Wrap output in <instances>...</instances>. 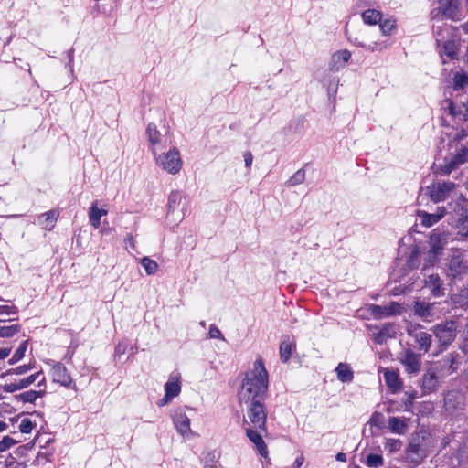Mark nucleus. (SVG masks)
I'll use <instances>...</instances> for the list:
<instances>
[{"instance_id": "nucleus-1", "label": "nucleus", "mask_w": 468, "mask_h": 468, "mask_svg": "<svg viewBox=\"0 0 468 468\" xmlns=\"http://www.w3.org/2000/svg\"><path fill=\"white\" fill-rule=\"evenodd\" d=\"M269 374L263 359L259 357L252 369L245 372L238 392L239 402L266 400L268 396Z\"/></svg>"}, {"instance_id": "nucleus-2", "label": "nucleus", "mask_w": 468, "mask_h": 468, "mask_svg": "<svg viewBox=\"0 0 468 468\" xmlns=\"http://www.w3.org/2000/svg\"><path fill=\"white\" fill-rule=\"evenodd\" d=\"M166 207V220L170 224L177 225L183 220L189 202L182 192L174 190L168 196Z\"/></svg>"}, {"instance_id": "nucleus-3", "label": "nucleus", "mask_w": 468, "mask_h": 468, "mask_svg": "<svg viewBox=\"0 0 468 468\" xmlns=\"http://www.w3.org/2000/svg\"><path fill=\"white\" fill-rule=\"evenodd\" d=\"M431 331L439 342L440 351L442 352L454 341L458 331V324L455 320L446 319L432 326Z\"/></svg>"}, {"instance_id": "nucleus-4", "label": "nucleus", "mask_w": 468, "mask_h": 468, "mask_svg": "<svg viewBox=\"0 0 468 468\" xmlns=\"http://www.w3.org/2000/svg\"><path fill=\"white\" fill-rule=\"evenodd\" d=\"M153 155L156 165L168 174L176 175L182 169L183 161L180 152L176 146L160 154H157L156 149H154Z\"/></svg>"}, {"instance_id": "nucleus-5", "label": "nucleus", "mask_w": 468, "mask_h": 468, "mask_svg": "<svg viewBox=\"0 0 468 468\" xmlns=\"http://www.w3.org/2000/svg\"><path fill=\"white\" fill-rule=\"evenodd\" d=\"M426 433L420 432L411 435L405 450L406 459L414 464L421 463L428 456V448L425 443Z\"/></svg>"}, {"instance_id": "nucleus-6", "label": "nucleus", "mask_w": 468, "mask_h": 468, "mask_svg": "<svg viewBox=\"0 0 468 468\" xmlns=\"http://www.w3.org/2000/svg\"><path fill=\"white\" fill-rule=\"evenodd\" d=\"M242 403L247 406V418L249 420L248 424H250L254 429L267 432V410L265 400ZM245 423H247L246 420Z\"/></svg>"}, {"instance_id": "nucleus-7", "label": "nucleus", "mask_w": 468, "mask_h": 468, "mask_svg": "<svg viewBox=\"0 0 468 468\" xmlns=\"http://www.w3.org/2000/svg\"><path fill=\"white\" fill-rule=\"evenodd\" d=\"M468 265L460 250L452 251L446 265L445 273L452 280L461 279L466 273Z\"/></svg>"}, {"instance_id": "nucleus-8", "label": "nucleus", "mask_w": 468, "mask_h": 468, "mask_svg": "<svg viewBox=\"0 0 468 468\" xmlns=\"http://www.w3.org/2000/svg\"><path fill=\"white\" fill-rule=\"evenodd\" d=\"M409 247H406L405 238L400 239L399 241V250L400 252H404L405 254L409 253V257L406 261V264L409 269L414 270L417 269L420 265V250L418 245L415 244V240L413 239V236H407Z\"/></svg>"}, {"instance_id": "nucleus-9", "label": "nucleus", "mask_w": 468, "mask_h": 468, "mask_svg": "<svg viewBox=\"0 0 468 468\" xmlns=\"http://www.w3.org/2000/svg\"><path fill=\"white\" fill-rule=\"evenodd\" d=\"M438 303H428L425 301L417 300L411 306L412 314L420 318L424 322L432 321L436 315Z\"/></svg>"}, {"instance_id": "nucleus-10", "label": "nucleus", "mask_w": 468, "mask_h": 468, "mask_svg": "<svg viewBox=\"0 0 468 468\" xmlns=\"http://www.w3.org/2000/svg\"><path fill=\"white\" fill-rule=\"evenodd\" d=\"M468 162V147L463 146L452 157H446L444 164L439 167L441 175H450L453 170L458 168L461 165Z\"/></svg>"}, {"instance_id": "nucleus-11", "label": "nucleus", "mask_w": 468, "mask_h": 468, "mask_svg": "<svg viewBox=\"0 0 468 468\" xmlns=\"http://www.w3.org/2000/svg\"><path fill=\"white\" fill-rule=\"evenodd\" d=\"M457 185L453 182H438L427 187L430 199L434 203L444 201L450 192L456 188Z\"/></svg>"}, {"instance_id": "nucleus-12", "label": "nucleus", "mask_w": 468, "mask_h": 468, "mask_svg": "<svg viewBox=\"0 0 468 468\" xmlns=\"http://www.w3.org/2000/svg\"><path fill=\"white\" fill-rule=\"evenodd\" d=\"M400 362L409 374H418L421 369V355L407 348L400 353Z\"/></svg>"}, {"instance_id": "nucleus-13", "label": "nucleus", "mask_w": 468, "mask_h": 468, "mask_svg": "<svg viewBox=\"0 0 468 468\" xmlns=\"http://www.w3.org/2000/svg\"><path fill=\"white\" fill-rule=\"evenodd\" d=\"M421 325L411 326L407 329L408 335L414 338L417 344V349L424 354L428 353L431 343L432 335L429 333L419 330Z\"/></svg>"}, {"instance_id": "nucleus-14", "label": "nucleus", "mask_w": 468, "mask_h": 468, "mask_svg": "<svg viewBox=\"0 0 468 468\" xmlns=\"http://www.w3.org/2000/svg\"><path fill=\"white\" fill-rule=\"evenodd\" d=\"M444 236H429V251L427 261L429 265H434L439 261V257L441 255L446 239Z\"/></svg>"}, {"instance_id": "nucleus-15", "label": "nucleus", "mask_w": 468, "mask_h": 468, "mask_svg": "<svg viewBox=\"0 0 468 468\" xmlns=\"http://www.w3.org/2000/svg\"><path fill=\"white\" fill-rule=\"evenodd\" d=\"M437 15H441L443 17L453 21L459 20L458 0H439Z\"/></svg>"}, {"instance_id": "nucleus-16", "label": "nucleus", "mask_w": 468, "mask_h": 468, "mask_svg": "<svg viewBox=\"0 0 468 468\" xmlns=\"http://www.w3.org/2000/svg\"><path fill=\"white\" fill-rule=\"evenodd\" d=\"M245 430L247 437L255 445L259 454L266 458L268 456V449L262 436L263 433L266 434L267 432L261 431L253 427H248Z\"/></svg>"}, {"instance_id": "nucleus-17", "label": "nucleus", "mask_w": 468, "mask_h": 468, "mask_svg": "<svg viewBox=\"0 0 468 468\" xmlns=\"http://www.w3.org/2000/svg\"><path fill=\"white\" fill-rule=\"evenodd\" d=\"M445 102L447 103L449 113L452 117L460 121H468V96L464 101H461L459 104L452 100H446Z\"/></svg>"}, {"instance_id": "nucleus-18", "label": "nucleus", "mask_w": 468, "mask_h": 468, "mask_svg": "<svg viewBox=\"0 0 468 468\" xmlns=\"http://www.w3.org/2000/svg\"><path fill=\"white\" fill-rule=\"evenodd\" d=\"M51 375L53 381L60 384L63 387L69 388L73 382L67 367L60 362L54 363L51 369Z\"/></svg>"}, {"instance_id": "nucleus-19", "label": "nucleus", "mask_w": 468, "mask_h": 468, "mask_svg": "<svg viewBox=\"0 0 468 468\" xmlns=\"http://www.w3.org/2000/svg\"><path fill=\"white\" fill-rule=\"evenodd\" d=\"M294 352H296V342L289 335H282L279 347L280 360L282 363H288Z\"/></svg>"}, {"instance_id": "nucleus-20", "label": "nucleus", "mask_w": 468, "mask_h": 468, "mask_svg": "<svg viewBox=\"0 0 468 468\" xmlns=\"http://www.w3.org/2000/svg\"><path fill=\"white\" fill-rule=\"evenodd\" d=\"M446 215L445 207H438L435 213H428L426 211H418L417 216L420 219V223L424 227H431L439 222Z\"/></svg>"}, {"instance_id": "nucleus-21", "label": "nucleus", "mask_w": 468, "mask_h": 468, "mask_svg": "<svg viewBox=\"0 0 468 468\" xmlns=\"http://www.w3.org/2000/svg\"><path fill=\"white\" fill-rule=\"evenodd\" d=\"M456 226L460 229L458 234H468V207L457 203L454 207Z\"/></svg>"}, {"instance_id": "nucleus-22", "label": "nucleus", "mask_w": 468, "mask_h": 468, "mask_svg": "<svg viewBox=\"0 0 468 468\" xmlns=\"http://www.w3.org/2000/svg\"><path fill=\"white\" fill-rule=\"evenodd\" d=\"M351 52L347 49L337 50L332 55L329 69L331 71H338L350 60Z\"/></svg>"}, {"instance_id": "nucleus-23", "label": "nucleus", "mask_w": 468, "mask_h": 468, "mask_svg": "<svg viewBox=\"0 0 468 468\" xmlns=\"http://www.w3.org/2000/svg\"><path fill=\"white\" fill-rule=\"evenodd\" d=\"M425 286L430 289V292L434 297H441L444 295V287L442 282L438 274H430L425 279Z\"/></svg>"}, {"instance_id": "nucleus-24", "label": "nucleus", "mask_w": 468, "mask_h": 468, "mask_svg": "<svg viewBox=\"0 0 468 468\" xmlns=\"http://www.w3.org/2000/svg\"><path fill=\"white\" fill-rule=\"evenodd\" d=\"M58 217L59 211L58 209H51L41 214L37 221L43 229L50 231L55 227Z\"/></svg>"}, {"instance_id": "nucleus-25", "label": "nucleus", "mask_w": 468, "mask_h": 468, "mask_svg": "<svg viewBox=\"0 0 468 468\" xmlns=\"http://www.w3.org/2000/svg\"><path fill=\"white\" fill-rule=\"evenodd\" d=\"M421 388L424 394L436 392L439 388V378L434 371L429 370L422 377Z\"/></svg>"}, {"instance_id": "nucleus-26", "label": "nucleus", "mask_w": 468, "mask_h": 468, "mask_svg": "<svg viewBox=\"0 0 468 468\" xmlns=\"http://www.w3.org/2000/svg\"><path fill=\"white\" fill-rule=\"evenodd\" d=\"M108 213L107 209L99 207V201L94 200L89 208V220L92 227L99 228L101 225V218L102 216H106Z\"/></svg>"}, {"instance_id": "nucleus-27", "label": "nucleus", "mask_w": 468, "mask_h": 468, "mask_svg": "<svg viewBox=\"0 0 468 468\" xmlns=\"http://www.w3.org/2000/svg\"><path fill=\"white\" fill-rule=\"evenodd\" d=\"M384 379L387 387L392 391V393H397L401 390L402 383L399 375L394 370H386L384 373Z\"/></svg>"}, {"instance_id": "nucleus-28", "label": "nucleus", "mask_w": 468, "mask_h": 468, "mask_svg": "<svg viewBox=\"0 0 468 468\" xmlns=\"http://www.w3.org/2000/svg\"><path fill=\"white\" fill-rule=\"evenodd\" d=\"M173 421L180 434L185 435L190 431V420L185 413L179 412L175 414Z\"/></svg>"}, {"instance_id": "nucleus-29", "label": "nucleus", "mask_w": 468, "mask_h": 468, "mask_svg": "<svg viewBox=\"0 0 468 468\" xmlns=\"http://www.w3.org/2000/svg\"><path fill=\"white\" fill-rule=\"evenodd\" d=\"M395 335L396 331L394 325L385 324L377 334L374 335V342L381 345L385 343L387 339L395 337Z\"/></svg>"}, {"instance_id": "nucleus-30", "label": "nucleus", "mask_w": 468, "mask_h": 468, "mask_svg": "<svg viewBox=\"0 0 468 468\" xmlns=\"http://www.w3.org/2000/svg\"><path fill=\"white\" fill-rule=\"evenodd\" d=\"M452 303L456 308H468V288H461L451 296Z\"/></svg>"}, {"instance_id": "nucleus-31", "label": "nucleus", "mask_w": 468, "mask_h": 468, "mask_svg": "<svg viewBox=\"0 0 468 468\" xmlns=\"http://www.w3.org/2000/svg\"><path fill=\"white\" fill-rule=\"evenodd\" d=\"M362 20L365 24L369 26H376L381 22L383 16L382 13L376 9H367L361 14Z\"/></svg>"}, {"instance_id": "nucleus-32", "label": "nucleus", "mask_w": 468, "mask_h": 468, "mask_svg": "<svg viewBox=\"0 0 468 468\" xmlns=\"http://www.w3.org/2000/svg\"><path fill=\"white\" fill-rule=\"evenodd\" d=\"M146 135L150 144V149L153 152V150L156 149L157 144L161 142V133L154 123L151 122L148 124L146 128Z\"/></svg>"}, {"instance_id": "nucleus-33", "label": "nucleus", "mask_w": 468, "mask_h": 468, "mask_svg": "<svg viewBox=\"0 0 468 468\" xmlns=\"http://www.w3.org/2000/svg\"><path fill=\"white\" fill-rule=\"evenodd\" d=\"M388 428L396 434H403L408 428L407 420L405 418L390 417L388 419Z\"/></svg>"}, {"instance_id": "nucleus-34", "label": "nucleus", "mask_w": 468, "mask_h": 468, "mask_svg": "<svg viewBox=\"0 0 468 468\" xmlns=\"http://www.w3.org/2000/svg\"><path fill=\"white\" fill-rule=\"evenodd\" d=\"M337 378L343 383H350L354 378V372L344 363H339L335 368Z\"/></svg>"}, {"instance_id": "nucleus-35", "label": "nucleus", "mask_w": 468, "mask_h": 468, "mask_svg": "<svg viewBox=\"0 0 468 468\" xmlns=\"http://www.w3.org/2000/svg\"><path fill=\"white\" fill-rule=\"evenodd\" d=\"M45 394V391L44 390H28V391H25L23 393H20L19 395L16 396V398L18 399V400L24 402V403H34L38 398H41L43 397V395Z\"/></svg>"}, {"instance_id": "nucleus-36", "label": "nucleus", "mask_w": 468, "mask_h": 468, "mask_svg": "<svg viewBox=\"0 0 468 468\" xmlns=\"http://www.w3.org/2000/svg\"><path fill=\"white\" fill-rule=\"evenodd\" d=\"M42 376V379L38 382V387H40L45 382V377L43 376L42 371H38L35 374H31L30 376L22 378L18 381L19 387L21 389H24L27 387H29L31 384H33L36 380L39 378V377Z\"/></svg>"}, {"instance_id": "nucleus-37", "label": "nucleus", "mask_w": 468, "mask_h": 468, "mask_svg": "<svg viewBox=\"0 0 468 468\" xmlns=\"http://www.w3.org/2000/svg\"><path fill=\"white\" fill-rule=\"evenodd\" d=\"M458 48L453 40H448L443 44L441 56H446L449 59L456 58Z\"/></svg>"}, {"instance_id": "nucleus-38", "label": "nucleus", "mask_w": 468, "mask_h": 468, "mask_svg": "<svg viewBox=\"0 0 468 468\" xmlns=\"http://www.w3.org/2000/svg\"><path fill=\"white\" fill-rule=\"evenodd\" d=\"M27 461H19L13 453H9L5 459V468H27Z\"/></svg>"}, {"instance_id": "nucleus-39", "label": "nucleus", "mask_w": 468, "mask_h": 468, "mask_svg": "<svg viewBox=\"0 0 468 468\" xmlns=\"http://www.w3.org/2000/svg\"><path fill=\"white\" fill-rule=\"evenodd\" d=\"M34 367H35L34 364H31V363H29L28 365H21L15 368L7 369L5 372H4L0 375V378H4L9 375H24V374H27L32 368H34Z\"/></svg>"}, {"instance_id": "nucleus-40", "label": "nucleus", "mask_w": 468, "mask_h": 468, "mask_svg": "<svg viewBox=\"0 0 468 468\" xmlns=\"http://www.w3.org/2000/svg\"><path fill=\"white\" fill-rule=\"evenodd\" d=\"M27 349V340L23 341L16 348L12 357L8 360L9 365H15L19 362L24 356Z\"/></svg>"}, {"instance_id": "nucleus-41", "label": "nucleus", "mask_w": 468, "mask_h": 468, "mask_svg": "<svg viewBox=\"0 0 468 468\" xmlns=\"http://www.w3.org/2000/svg\"><path fill=\"white\" fill-rule=\"evenodd\" d=\"M181 390V387L179 382L177 381H167L165 385V391L166 393V398H175L176 397Z\"/></svg>"}, {"instance_id": "nucleus-42", "label": "nucleus", "mask_w": 468, "mask_h": 468, "mask_svg": "<svg viewBox=\"0 0 468 468\" xmlns=\"http://www.w3.org/2000/svg\"><path fill=\"white\" fill-rule=\"evenodd\" d=\"M21 330V325L19 324H12L7 326L0 327V337L3 338H10L19 333Z\"/></svg>"}, {"instance_id": "nucleus-43", "label": "nucleus", "mask_w": 468, "mask_h": 468, "mask_svg": "<svg viewBox=\"0 0 468 468\" xmlns=\"http://www.w3.org/2000/svg\"><path fill=\"white\" fill-rule=\"evenodd\" d=\"M141 264L148 275H153L157 271L158 264L155 261L150 259L149 257H143L141 259Z\"/></svg>"}, {"instance_id": "nucleus-44", "label": "nucleus", "mask_w": 468, "mask_h": 468, "mask_svg": "<svg viewBox=\"0 0 468 468\" xmlns=\"http://www.w3.org/2000/svg\"><path fill=\"white\" fill-rule=\"evenodd\" d=\"M379 28L383 35L388 36L391 34L392 30L396 27V20L393 17L382 19L380 23H378Z\"/></svg>"}, {"instance_id": "nucleus-45", "label": "nucleus", "mask_w": 468, "mask_h": 468, "mask_svg": "<svg viewBox=\"0 0 468 468\" xmlns=\"http://www.w3.org/2000/svg\"><path fill=\"white\" fill-rule=\"evenodd\" d=\"M468 86V75L456 73L453 77V90L458 91Z\"/></svg>"}, {"instance_id": "nucleus-46", "label": "nucleus", "mask_w": 468, "mask_h": 468, "mask_svg": "<svg viewBox=\"0 0 468 468\" xmlns=\"http://www.w3.org/2000/svg\"><path fill=\"white\" fill-rule=\"evenodd\" d=\"M366 464L369 468H378L383 465V458L377 453H370L367 457Z\"/></svg>"}, {"instance_id": "nucleus-47", "label": "nucleus", "mask_w": 468, "mask_h": 468, "mask_svg": "<svg viewBox=\"0 0 468 468\" xmlns=\"http://www.w3.org/2000/svg\"><path fill=\"white\" fill-rule=\"evenodd\" d=\"M458 356L459 355L455 353L447 354L443 359L444 367L450 369L452 372L456 371L458 368L456 357Z\"/></svg>"}, {"instance_id": "nucleus-48", "label": "nucleus", "mask_w": 468, "mask_h": 468, "mask_svg": "<svg viewBox=\"0 0 468 468\" xmlns=\"http://www.w3.org/2000/svg\"><path fill=\"white\" fill-rule=\"evenodd\" d=\"M368 423L372 426H376L379 430H382L385 427L384 415L381 412L375 411L371 415Z\"/></svg>"}, {"instance_id": "nucleus-49", "label": "nucleus", "mask_w": 468, "mask_h": 468, "mask_svg": "<svg viewBox=\"0 0 468 468\" xmlns=\"http://www.w3.org/2000/svg\"><path fill=\"white\" fill-rule=\"evenodd\" d=\"M403 443L399 439L388 438L385 442V449L390 452H398L401 449Z\"/></svg>"}, {"instance_id": "nucleus-50", "label": "nucleus", "mask_w": 468, "mask_h": 468, "mask_svg": "<svg viewBox=\"0 0 468 468\" xmlns=\"http://www.w3.org/2000/svg\"><path fill=\"white\" fill-rule=\"evenodd\" d=\"M305 178V172L304 169H299L297 172H295L291 178L288 180V183L290 186H296L304 181Z\"/></svg>"}, {"instance_id": "nucleus-51", "label": "nucleus", "mask_w": 468, "mask_h": 468, "mask_svg": "<svg viewBox=\"0 0 468 468\" xmlns=\"http://www.w3.org/2000/svg\"><path fill=\"white\" fill-rule=\"evenodd\" d=\"M18 441L10 436H4L0 441V452H4L16 445Z\"/></svg>"}, {"instance_id": "nucleus-52", "label": "nucleus", "mask_w": 468, "mask_h": 468, "mask_svg": "<svg viewBox=\"0 0 468 468\" xmlns=\"http://www.w3.org/2000/svg\"><path fill=\"white\" fill-rule=\"evenodd\" d=\"M34 427H35V423L30 419L25 418L20 422L19 431L22 433L27 434L32 431Z\"/></svg>"}, {"instance_id": "nucleus-53", "label": "nucleus", "mask_w": 468, "mask_h": 468, "mask_svg": "<svg viewBox=\"0 0 468 468\" xmlns=\"http://www.w3.org/2000/svg\"><path fill=\"white\" fill-rule=\"evenodd\" d=\"M372 310L375 314H384L387 316L395 313L392 306L373 305Z\"/></svg>"}, {"instance_id": "nucleus-54", "label": "nucleus", "mask_w": 468, "mask_h": 468, "mask_svg": "<svg viewBox=\"0 0 468 468\" xmlns=\"http://www.w3.org/2000/svg\"><path fill=\"white\" fill-rule=\"evenodd\" d=\"M208 335L210 338H213V339H220V340L225 339L221 331L215 324H211L209 326Z\"/></svg>"}, {"instance_id": "nucleus-55", "label": "nucleus", "mask_w": 468, "mask_h": 468, "mask_svg": "<svg viewBox=\"0 0 468 468\" xmlns=\"http://www.w3.org/2000/svg\"><path fill=\"white\" fill-rule=\"evenodd\" d=\"M53 454V452H39L35 460L33 461L32 464L33 465H39L41 464V461L42 460H45V461H49V456H51Z\"/></svg>"}, {"instance_id": "nucleus-56", "label": "nucleus", "mask_w": 468, "mask_h": 468, "mask_svg": "<svg viewBox=\"0 0 468 468\" xmlns=\"http://www.w3.org/2000/svg\"><path fill=\"white\" fill-rule=\"evenodd\" d=\"M18 309L15 305H0V314H16Z\"/></svg>"}, {"instance_id": "nucleus-57", "label": "nucleus", "mask_w": 468, "mask_h": 468, "mask_svg": "<svg viewBox=\"0 0 468 468\" xmlns=\"http://www.w3.org/2000/svg\"><path fill=\"white\" fill-rule=\"evenodd\" d=\"M5 392L13 393L17 390H21L18 382L6 384L1 387Z\"/></svg>"}, {"instance_id": "nucleus-58", "label": "nucleus", "mask_w": 468, "mask_h": 468, "mask_svg": "<svg viewBox=\"0 0 468 468\" xmlns=\"http://www.w3.org/2000/svg\"><path fill=\"white\" fill-rule=\"evenodd\" d=\"M13 454L19 460V461H25L24 459L28 454L22 445L18 446L14 452Z\"/></svg>"}, {"instance_id": "nucleus-59", "label": "nucleus", "mask_w": 468, "mask_h": 468, "mask_svg": "<svg viewBox=\"0 0 468 468\" xmlns=\"http://www.w3.org/2000/svg\"><path fill=\"white\" fill-rule=\"evenodd\" d=\"M348 38L356 47L365 48L371 52L376 50V48H374V47H372L371 45L367 46L364 42L360 41L357 37H356L355 39H351L350 37H348Z\"/></svg>"}, {"instance_id": "nucleus-60", "label": "nucleus", "mask_w": 468, "mask_h": 468, "mask_svg": "<svg viewBox=\"0 0 468 468\" xmlns=\"http://www.w3.org/2000/svg\"><path fill=\"white\" fill-rule=\"evenodd\" d=\"M245 165L247 168H250L253 161V155L250 151H246L243 154Z\"/></svg>"}, {"instance_id": "nucleus-61", "label": "nucleus", "mask_w": 468, "mask_h": 468, "mask_svg": "<svg viewBox=\"0 0 468 468\" xmlns=\"http://www.w3.org/2000/svg\"><path fill=\"white\" fill-rule=\"evenodd\" d=\"M468 136V133L466 132V130L464 129H462L461 131H459L453 137V141L456 142V143H460L461 141H463L464 138H466Z\"/></svg>"}, {"instance_id": "nucleus-62", "label": "nucleus", "mask_w": 468, "mask_h": 468, "mask_svg": "<svg viewBox=\"0 0 468 468\" xmlns=\"http://www.w3.org/2000/svg\"><path fill=\"white\" fill-rule=\"evenodd\" d=\"M124 243L127 250H135V240L133 236H129L124 239Z\"/></svg>"}, {"instance_id": "nucleus-63", "label": "nucleus", "mask_w": 468, "mask_h": 468, "mask_svg": "<svg viewBox=\"0 0 468 468\" xmlns=\"http://www.w3.org/2000/svg\"><path fill=\"white\" fill-rule=\"evenodd\" d=\"M127 345L124 343H119L115 347V356H121L126 351Z\"/></svg>"}, {"instance_id": "nucleus-64", "label": "nucleus", "mask_w": 468, "mask_h": 468, "mask_svg": "<svg viewBox=\"0 0 468 468\" xmlns=\"http://www.w3.org/2000/svg\"><path fill=\"white\" fill-rule=\"evenodd\" d=\"M36 440H33L26 444H23V448L25 449V451L28 453L29 452H31L34 448H35V442Z\"/></svg>"}]
</instances>
